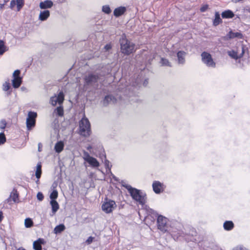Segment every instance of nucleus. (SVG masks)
I'll use <instances>...</instances> for the list:
<instances>
[{"label":"nucleus","mask_w":250,"mask_h":250,"mask_svg":"<svg viewBox=\"0 0 250 250\" xmlns=\"http://www.w3.org/2000/svg\"><path fill=\"white\" fill-rule=\"evenodd\" d=\"M6 51V46L4 42L0 40V55H2Z\"/></svg>","instance_id":"29"},{"label":"nucleus","mask_w":250,"mask_h":250,"mask_svg":"<svg viewBox=\"0 0 250 250\" xmlns=\"http://www.w3.org/2000/svg\"><path fill=\"white\" fill-rule=\"evenodd\" d=\"M50 205L52 207V210L53 213L55 214V213L59 208V204L56 200H51L50 201Z\"/></svg>","instance_id":"20"},{"label":"nucleus","mask_w":250,"mask_h":250,"mask_svg":"<svg viewBox=\"0 0 250 250\" xmlns=\"http://www.w3.org/2000/svg\"><path fill=\"white\" fill-rule=\"evenodd\" d=\"M58 192L56 190H53L50 195V198L51 200H55L58 197Z\"/></svg>","instance_id":"32"},{"label":"nucleus","mask_w":250,"mask_h":250,"mask_svg":"<svg viewBox=\"0 0 250 250\" xmlns=\"http://www.w3.org/2000/svg\"><path fill=\"white\" fill-rule=\"evenodd\" d=\"M186 53L183 51H180L177 53L178 62L179 64H184L185 62Z\"/></svg>","instance_id":"16"},{"label":"nucleus","mask_w":250,"mask_h":250,"mask_svg":"<svg viewBox=\"0 0 250 250\" xmlns=\"http://www.w3.org/2000/svg\"><path fill=\"white\" fill-rule=\"evenodd\" d=\"M92 148V146H89L87 147L88 150H90Z\"/></svg>","instance_id":"50"},{"label":"nucleus","mask_w":250,"mask_h":250,"mask_svg":"<svg viewBox=\"0 0 250 250\" xmlns=\"http://www.w3.org/2000/svg\"><path fill=\"white\" fill-rule=\"evenodd\" d=\"M16 5V0H12L10 2V7L13 8Z\"/></svg>","instance_id":"44"},{"label":"nucleus","mask_w":250,"mask_h":250,"mask_svg":"<svg viewBox=\"0 0 250 250\" xmlns=\"http://www.w3.org/2000/svg\"><path fill=\"white\" fill-rule=\"evenodd\" d=\"M33 248L35 250H41L42 246L38 242L34 241L33 243Z\"/></svg>","instance_id":"34"},{"label":"nucleus","mask_w":250,"mask_h":250,"mask_svg":"<svg viewBox=\"0 0 250 250\" xmlns=\"http://www.w3.org/2000/svg\"><path fill=\"white\" fill-rule=\"evenodd\" d=\"M83 159L86 161L91 167H98L100 164L97 160L89 155L87 152L84 151L83 154Z\"/></svg>","instance_id":"8"},{"label":"nucleus","mask_w":250,"mask_h":250,"mask_svg":"<svg viewBox=\"0 0 250 250\" xmlns=\"http://www.w3.org/2000/svg\"><path fill=\"white\" fill-rule=\"evenodd\" d=\"M40 148H41V147L39 146V150L40 151H41Z\"/></svg>","instance_id":"51"},{"label":"nucleus","mask_w":250,"mask_h":250,"mask_svg":"<svg viewBox=\"0 0 250 250\" xmlns=\"http://www.w3.org/2000/svg\"><path fill=\"white\" fill-rule=\"evenodd\" d=\"M224 228L225 230H230L234 227V224L232 221H227L224 223Z\"/></svg>","instance_id":"23"},{"label":"nucleus","mask_w":250,"mask_h":250,"mask_svg":"<svg viewBox=\"0 0 250 250\" xmlns=\"http://www.w3.org/2000/svg\"><path fill=\"white\" fill-rule=\"evenodd\" d=\"M24 4L23 0H16L17 11H20Z\"/></svg>","instance_id":"31"},{"label":"nucleus","mask_w":250,"mask_h":250,"mask_svg":"<svg viewBox=\"0 0 250 250\" xmlns=\"http://www.w3.org/2000/svg\"><path fill=\"white\" fill-rule=\"evenodd\" d=\"M114 101L115 99L113 96L112 95H107L104 98V104L106 105L111 102H114Z\"/></svg>","instance_id":"26"},{"label":"nucleus","mask_w":250,"mask_h":250,"mask_svg":"<svg viewBox=\"0 0 250 250\" xmlns=\"http://www.w3.org/2000/svg\"><path fill=\"white\" fill-rule=\"evenodd\" d=\"M161 63H162V65L163 66H171L170 62H169L168 60L166 59L162 58Z\"/></svg>","instance_id":"33"},{"label":"nucleus","mask_w":250,"mask_h":250,"mask_svg":"<svg viewBox=\"0 0 250 250\" xmlns=\"http://www.w3.org/2000/svg\"><path fill=\"white\" fill-rule=\"evenodd\" d=\"M6 141V138L3 133H0V145L3 144Z\"/></svg>","instance_id":"35"},{"label":"nucleus","mask_w":250,"mask_h":250,"mask_svg":"<svg viewBox=\"0 0 250 250\" xmlns=\"http://www.w3.org/2000/svg\"><path fill=\"white\" fill-rule=\"evenodd\" d=\"M20 71L19 70H15L13 74V78H21L20 77Z\"/></svg>","instance_id":"39"},{"label":"nucleus","mask_w":250,"mask_h":250,"mask_svg":"<svg viewBox=\"0 0 250 250\" xmlns=\"http://www.w3.org/2000/svg\"><path fill=\"white\" fill-rule=\"evenodd\" d=\"M37 197L39 201H42L43 199L44 196L42 193L39 192L37 194Z\"/></svg>","instance_id":"40"},{"label":"nucleus","mask_w":250,"mask_h":250,"mask_svg":"<svg viewBox=\"0 0 250 250\" xmlns=\"http://www.w3.org/2000/svg\"><path fill=\"white\" fill-rule=\"evenodd\" d=\"M64 101V94L62 92H60L58 95H55L50 99L51 104L55 106L57 104H61Z\"/></svg>","instance_id":"9"},{"label":"nucleus","mask_w":250,"mask_h":250,"mask_svg":"<svg viewBox=\"0 0 250 250\" xmlns=\"http://www.w3.org/2000/svg\"><path fill=\"white\" fill-rule=\"evenodd\" d=\"M42 174V165L41 163H38L36 167L35 175L37 178L39 179Z\"/></svg>","instance_id":"27"},{"label":"nucleus","mask_w":250,"mask_h":250,"mask_svg":"<svg viewBox=\"0 0 250 250\" xmlns=\"http://www.w3.org/2000/svg\"><path fill=\"white\" fill-rule=\"evenodd\" d=\"M10 87V83L7 82H5L2 85V89L4 91H7Z\"/></svg>","instance_id":"37"},{"label":"nucleus","mask_w":250,"mask_h":250,"mask_svg":"<svg viewBox=\"0 0 250 250\" xmlns=\"http://www.w3.org/2000/svg\"><path fill=\"white\" fill-rule=\"evenodd\" d=\"M201 56L202 62L207 66L211 68L216 67V63L209 53L203 52L202 53Z\"/></svg>","instance_id":"5"},{"label":"nucleus","mask_w":250,"mask_h":250,"mask_svg":"<svg viewBox=\"0 0 250 250\" xmlns=\"http://www.w3.org/2000/svg\"><path fill=\"white\" fill-rule=\"evenodd\" d=\"M11 200H12L14 202H17L18 201V195L17 193V191L14 189L11 193L9 198L7 199L8 202H10Z\"/></svg>","instance_id":"19"},{"label":"nucleus","mask_w":250,"mask_h":250,"mask_svg":"<svg viewBox=\"0 0 250 250\" xmlns=\"http://www.w3.org/2000/svg\"><path fill=\"white\" fill-rule=\"evenodd\" d=\"M37 116V114L36 112L32 111H29L28 112L26 121V127L28 130H30L35 126Z\"/></svg>","instance_id":"6"},{"label":"nucleus","mask_w":250,"mask_h":250,"mask_svg":"<svg viewBox=\"0 0 250 250\" xmlns=\"http://www.w3.org/2000/svg\"><path fill=\"white\" fill-rule=\"evenodd\" d=\"M80 133L83 136H88L90 134V125L88 120L83 117L80 122Z\"/></svg>","instance_id":"3"},{"label":"nucleus","mask_w":250,"mask_h":250,"mask_svg":"<svg viewBox=\"0 0 250 250\" xmlns=\"http://www.w3.org/2000/svg\"><path fill=\"white\" fill-rule=\"evenodd\" d=\"M126 11V8L125 7L121 6L116 8L114 11V15L115 16L118 17L122 15Z\"/></svg>","instance_id":"17"},{"label":"nucleus","mask_w":250,"mask_h":250,"mask_svg":"<svg viewBox=\"0 0 250 250\" xmlns=\"http://www.w3.org/2000/svg\"><path fill=\"white\" fill-rule=\"evenodd\" d=\"M93 239H94V237H92V236H90L88 238V239L86 240V243L87 244H91L92 241H93Z\"/></svg>","instance_id":"43"},{"label":"nucleus","mask_w":250,"mask_h":250,"mask_svg":"<svg viewBox=\"0 0 250 250\" xmlns=\"http://www.w3.org/2000/svg\"><path fill=\"white\" fill-rule=\"evenodd\" d=\"M129 192L132 198L138 202L141 205H144L146 203V195L141 190L133 188L129 185H123Z\"/></svg>","instance_id":"1"},{"label":"nucleus","mask_w":250,"mask_h":250,"mask_svg":"<svg viewBox=\"0 0 250 250\" xmlns=\"http://www.w3.org/2000/svg\"><path fill=\"white\" fill-rule=\"evenodd\" d=\"M102 10L106 14H109L111 12L110 7L107 5L103 6Z\"/></svg>","instance_id":"36"},{"label":"nucleus","mask_w":250,"mask_h":250,"mask_svg":"<svg viewBox=\"0 0 250 250\" xmlns=\"http://www.w3.org/2000/svg\"><path fill=\"white\" fill-rule=\"evenodd\" d=\"M54 113L59 116H62L63 115V109L62 106H60L56 108L54 112Z\"/></svg>","instance_id":"28"},{"label":"nucleus","mask_w":250,"mask_h":250,"mask_svg":"<svg viewBox=\"0 0 250 250\" xmlns=\"http://www.w3.org/2000/svg\"><path fill=\"white\" fill-rule=\"evenodd\" d=\"M6 122L5 120H1L0 121V128L3 129L5 128L6 125Z\"/></svg>","instance_id":"38"},{"label":"nucleus","mask_w":250,"mask_h":250,"mask_svg":"<svg viewBox=\"0 0 250 250\" xmlns=\"http://www.w3.org/2000/svg\"><path fill=\"white\" fill-rule=\"evenodd\" d=\"M53 5V2L50 0H46L40 3V7L42 9H46L51 8Z\"/></svg>","instance_id":"14"},{"label":"nucleus","mask_w":250,"mask_h":250,"mask_svg":"<svg viewBox=\"0 0 250 250\" xmlns=\"http://www.w3.org/2000/svg\"><path fill=\"white\" fill-rule=\"evenodd\" d=\"M121 51L125 55H129L134 51V44L125 39L120 40Z\"/></svg>","instance_id":"2"},{"label":"nucleus","mask_w":250,"mask_h":250,"mask_svg":"<svg viewBox=\"0 0 250 250\" xmlns=\"http://www.w3.org/2000/svg\"><path fill=\"white\" fill-rule=\"evenodd\" d=\"M208 5H207V4H206V5H203L201 8H200V11L202 12H205L208 9Z\"/></svg>","instance_id":"42"},{"label":"nucleus","mask_w":250,"mask_h":250,"mask_svg":"<svg viewBox=\"0 0 250 250\" xmlns=\"http://www.w3.org/2000/svg\"><path fill=\"white\" fill-rule=\"evenodd\" d=\"M163 184L159 181H154L152 184L154 191L156 193H160L163 188Z\"/></svg>","instance_id":"13"},{"label":"nucleus","mask_w":250,"mask_h":250,"mask_svg":"<svg viewBox=\"0 0 250 250\" xmlns=\"http://www.w3.org/2000/svg\"><path fill=\"white\" fill-rule=\"evenodd\" d=\"M242 35L240 32H233L230 31L226 36L224 37L223 39L224 40H229V39L237 38L239 39L242 38Z\"/></svg>","instance_id":"11"},{"label":"nucleus","mask_w":250,"mask_h":250,"mask_svg":"<svg viewBox=\"0 0 250 250\" xmlns=\"http://www.w3.org/2000/svg\"><path fill=\"white\" fill-rule=\"evenodd\" d=\"M64 144L62 141L57 142L55 146V150L57 153H60L63 149Z\"/></svg>","instance_id":"22"},{"label":"nucleus","mask_w":250,"mask_h":250,"mask_svg":"<svg viewBox=\"0 0 250 250\" xmlns=\"http://www.w3.org/2000/svg\"><path fill=\"white\" fill-rule=\"evenodd\" d=\"M99 77L97 74H90L84 77V87L92 86L97 87Z\"/></svg>","instance_id":"4"},{"label":"nucleus","mask_w":250,"mask_h":250,"mask_svg":"<svg viewBox=\"0 0 250 250\" xmlns=\"http://www.w3.org/2000/svg\"><path fill=\"white\" fill-rule=\"evenodd\" d=\"M241 51H242V52L239 55L237 54V52H235L233 50L228 51V55L230 57L236 60V59H238L239 58L242 57V56H243L245 50H244V47L243 46L241 47Z\"/></svg>","instance_id":"12"},{"label":"nucleus","mask_w":250,"mask_h":250,"mask_svg":"<svg viewBox=\"0 0 250 250\" xmlns=\"http://www.w3.org/2000/svg\"><path fill=\"white\" fill-rule=\"evenodd\" d=\"M222 22V20L220 18V14L218 12H216L215 13V19L213 20V24L214 26H217Z\"/></svg>","instance_id":"24"},{"label":"nucleus","mask_w":250,"mask_h":250,"mask_svg":"<svg viewBox=\"0 0 250 250\" xmlns=\"http://www.w3.org/2000/svg\"><path fill=\"white\" fill-rule=\"evenodd\" d=\"M33 223L30 218H26L24 221V225L26 228H30L33 226Z\"/></svg>","instance_id":"30"},{"label":"nucleus","mask_w":250,"mask_h":250,"mask_svg":"<svg viewBox=\"0 0 250 250\" xmlns=\"http://www.w3.org/2000/svg\"><path fill=\"white\" fill-rule=\"evenodd\" d=\"M2 213L1 212H0V222L1 221L2 219Z\"/></svg>","instance_id":"48"},{"label":"nucleus","mask_w":250,"mask_h":250,"mask_svg":"<svg viewBox=\"0 0 250 250\" xmlns=\"http://www.w3.org/2000/svg\"><path fill=\"white\" fill-rule=\"evenodd\" d=\"M233 250H248L246 248H244L242 246H239L235 248Z\"/></svg>","instance_id":"45"},{"label":"nucleus","mask_w":250,"mask_h":250,"mask_svg":"<svg viewBox=\"0 0 250 250\" xmlns=\"http://www.w3.org/2000/svg\"><path fill=\"white\" fill-rule=\"evenodd\" d=\"M65 229V227L63 224H61L57 226L54 229V233L58 234L63 231Z\"/></svg>","instance_id":"25"},{"label":"nucleus","mask_w":250,"mask_h":250,"mask_svg":"<svg viewBox=\"0 0 250 250\" xmlns=\"http://www.w3.org/2000/svg\"><path fill=\"white\" fill-rule=\"evenodd\" d=\"M50 16V12L48 10L41 11L39 16V20L41 21H46Z\"/></svg>","instance_id":"15"},{"label":"nucleus","mask_w":250,"mask_h":250,"mask_svg":"<svg viewBox=\"0 0 250 250\" xmlns=\"http://www.w3.org/2000/svg\"><path fill=\"white\" fill-rule=\"evenodd\" d=\"M167 218L162 215H159L157 218L158 227L163 232H166L167 230Z\"/></svg>","instance_id":"10"},{"label":"nucleus","mask_w":250,"mask_h":250,"mask_svg":"<svg viewBox=\"0 0 250 250\" xmlns=\"http://www.w3.org/2000/svg\"><path fill=\"white\" fill-rule=\"evenodd\" d=\"M104 163L106 168L108 169L109 170H110L111 167L109 166V161L105 159Z\"/></svg>","instance_id":"41"},{"label":"nucleus","mask_w":250,"mask_h":250,"mask_svg":"<svg viewBox=\"0 0 250 250\" xmlns=\"http://www.w3.org/2000/svg\"><path fill=\"white\" fill-rule=\"evenodd\" d=\"M21 82L22 80L21 78H13L12 81V85L14 88H17L20 87L21 83Z\"/></svg>","instance_id":"21"},{"label":"nucleus","mask_w":250,"mask_h":250,"mask_svg":"<svg viewBox=\"0 0 250 250\" xmlns=\"http://www.w3.org/2000/svg\"><path fill=\"white\" fill-rule=\"evenodd\" d=\"M36 241L38 242L39 244H40V245H41V244H43L44 243V240L42 238H39L38 240Z\"/></svg>","instance_id":"47"},{"label":"nucleus","mask_w":250,"mask_h":250,"mask_svg":"<svg viewBox=\"0 0 250 250\" xmlns=\"http://www.w3.org/2000/svg\"><path fill=\"white\" fill-rule=\"evenodd\" d=\"M17 250H25L24 248H23L22 247H21V248H19V249H18Z\"/></svg>","instance_id":"49"},{"label":"nucleus","mask_w":250,"mask_h":250,"mask_svg":"<svg viewBox=\"0 0 250 250\" xmlns=\"http://www.w3.org/2000/svg\"><path fill=\"white\" fill-rule=\"evenodd\" d=\"M234 16V13L230 10H226L222 13V17L224 19L232 18Z\"/></svg>","instance_id":"18"},{"label":"nucleus","mask_w":250,"mask_h":250,"mask_svg":"<svg viewBox=\"0 0 250 250\" xmlns=\"http://www.w3.org/2000/svg\"><path fill=\"white\" fill-rule=\"evenodd\" d=\"M116 203L111 200H105L102 206V210L106 213H109L116 208Z\"/></svg>","instance_id":"7"},{"label":"nucleus","mask_w":250,"mask_h":250,"mask_svg":"<svg viewBox=\"0 0 250 250\" xmlns=\"http://www.w3.org/2000/svg\"><path fill=\"white\" fill-rule=\"evenodd\" d=\"M111 48V46L110 44H107L104 47V49L105 51H108Z\"/></svg>","instance_id":"46"}]
</instances>
